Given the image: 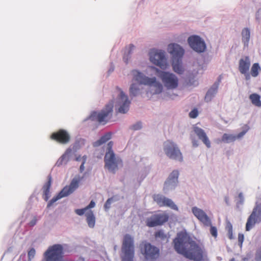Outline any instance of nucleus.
<instances>
[{"label": "nucleus", "instance_id": "1", "mask_svg": "<svg viewBox=\"0 0 261 261\" xmlns=\"http://www.w3.org/2000/svg\"><path fill=\"white\" fill-rule=\"evenodd\" d=\"M175 250L185 257L194 261H202L205 256V251L186 231H180L173 240Z\"/></svg>", "mask_w": 261, "mask_h": 261}, {"label": "nucleus", "instance_id": "2", "mask_svg": "<svg viewBox=\"0 0 261 261\" xmlns=\"http://www.w3.org/2000/svg\"><path fill=\"white\" fill-rule=\"evenodd\" d=\"M133 75V81L136 82L138 84L133 83L129 89L130 96H136L138 93L139 88V85H145L149 86H153L154 88L155 94L160 93L163 89V85L156 81L155 77L150 78L137 70H133L131 71Z\"/></svg>", "mask_w": 261, "mask_h": 261}, {"label": "nucleus", "instance_id": "3", "mask_svg": "<svg viewBox=\"0 0 261 261\" xmlns=\"http://www.w3.org/2000/svg\"><path fill=\"white\" fill-rule=\"evenodd\" d=\"M113 142L110 141L108 144L107 149L105 158V167L107 169L109 172L115 173L118 170L119 166H122V160L116 156L112 150Z\"/></svg>", "mask_w": 261, "mask_h": 261}, {"label": "nucleus", "instance_id": "4", "mask_svg": "<svg viewBox=\"0 0 261 261\" xmlns=\"http://www.w3.org/2000/svg\"><path fill=\"white\" fill-rule=\"evenodd\" d=\"M168 52L173 56L172 67L174 72L182 74L184 68L181 64V58L184 54V49L178 44L171 43L168 46Z\"/></svg>", "mask_w": 261, "mask_h": 261}, {"label": "nucleus", "instance_id": "5", "mask_svg": "<svg viewBox=\"0 0 261 261\" xmlns=\"http://www.w3.org/2000/svg\"><path fill=\"white\" fill-rule=\"evenodd\" d=\"M121 250L122 261H134L135 247L133 238L129 234L124 235Z\"/></svg>", "mask_w": 261, "mask_h": 261}, {"label": "nucleus", "instance_id": "6", "mask_svg": "<svg viewBox=\"0 0 261 261\" xmlns=\"http://www.w3.org/2000/svg\"><path fill=\"white\" fill-rule=\"evenodd\" d=\"M113 107V102L111 101L100 112H93L89 116V119L96 121L100 124H105L111 118Z\"/></svg>", "mask_w": 261, "mask_h": 261}, {"label": "nucleus", "instance_id": "7", "mask_svg": "<svg viewBox=\"0 0 261 261\" xmlns=\"http://www.w3.org/2000/svg\"><path fill=\"white\" fill-rule=\"evenodd\" d=\"M158 76L161 80L167 89H175L178 86V79L173 73L163 71L155 68Z\"/></svg>", "mask_w": 261, "mask_h": 261}, {"label": "nucleus", "instance_id": "8", "mask_svg": "<svg viewBox=\"0 0 261 261\" xmlns=\"http://www.w3.org/2000/svg\"><path fill=\"white\" fill-rule=\"evenodd\" d=\"M164 150L166 155L170 159L181 162L182 153L177 145L172 141L168 140L164 144Z\"/></svg>", "mask_w": 261, "mask_h": 261}, {"label": "nucleus", "instance_id": "9", "mask_svg": "<svg viewBox=\"0 0 261 261\" xmlns=\"http://www.w3.org/2000/svg\"><path fill=\"white\" fill-rule=\"evenodd\" d=\"M63 255V247L60 244H55L48 247L44 253L45 261H60Z\"/></svg>", "mask_w": 261, "mask_h": 261}, {"label": "nucleus", "instance_id": "10", "mask_svg": "<svg viewBox=\"0 0 261 261\" xmlns=\"http://www.w3.org/2000/svg\"><path fill=\"white\" fill-rule=\"evenodd\" d=\"M81 181L80 178H74L71 181L68 186H65L61 191L56 196L54 197L48 203L47 206H51L54 202L58 200L68 196L73 193L79 187V182Z\"/></svg>", "mask_w": 261, "mask_h": 261}, {"label": "nucleus", "instance_id": "11", "mask_svg": "<svg viewBox=\"0 0 261 261\" xmlns=\"http://www.w3.org/2000/svg\"><path fill=\"white\" fill-rule=\"evenodd\" d=\"M141 252L147 261H154L160 256L159 249L148 243L141 248Z\"/></svg>", "mask_w": 261, "mask_h": 261}, {"label": "nucleus", "instance_id": "12", "mask_svg": "<svg viewBox=\"0 0 261 261\" xmlns=\"http://www.w3.org/2000/svg\"><path fill=\"white\" fill-rule=\"evenodd\" d=\"M261 222V203L256 204L253 211L247 219L246 230L249 231L255 223Z\"/></svg>", "mask_w": 261, "mask_h": 261}, {"label": "nucleus", "instance_id": "13", "mask_svg": "<svg viewBox=\"0 0 261 261\" xmlns=\"http://www.w3.org/2000/svg\"><path fill=\"white\" fill-rule=\"evenodd\" d=\"M150 61L161 68L165 69L167 67L166 60L164 51L152 49L149 53Z\"/></svg>", "mask_w": 261, "mask_h": 261}, {"label": "nucleus", "instance_id": "14", "mask_svg": "<svg viewBox=\"0 0 261 261\" xmlns=\"http://www.w3.org/2000/svg\"><path fill=\"white\" fill-rule=\"evenodd\" d=\"M188 41L190 47L196 52L202 53L206 49L204 41L198 36L193 35L189 37Z\"/></svg>", "mask_w": 261, "mask_h": 261}, {"label": "nucleus", "instance_id": "15", "mask_svg": "<svg viewBox=\"0 0 261 261\" xmlns=\"http://www.w3.org/2000/svg\"><path fill=\"white\" fill-rule=\"evenodd\" d=\"M118 89L120 91V94L117 99L116 107H118V111L119 113L124 114L128 111L130 102L128 100L127 96L120 89Z\"/></svg>", "mask_w": 261, "mask_h": 261}, {"label": "nucleus", "instance_id": "16", "mask_svg": "<svg viewBox=\"0 0 261 261\" xmlns=\"http://www.w3.org/2000/svg\"><path fill=\"white\" fill-rule=\"evenodd\" d=\"M168 220V216L164 214H155L146 219V225L152 227L161 225Z\"/></svg>", "mask_w": 261, "mask_h": 261}, {"label": "nucleus", "instance_id": "17", "mask_svg": "<svg viewBox=\"0 0 261 261\" xmlns=\"http://www.w3.org/2000/svg\"><path fill=\"white\" fill-rule=\"evenodd\" d=\"M152 198L159 206H168L174 210L178 211V207L170 199L161 194H154Z\"/></svg>", "mask_w": 261, "mask_h": 261}, {"label": "nucleus", "instance_id": "18", "mask_svg": "<svg viewBox=\"0 0 261 261\" xmlns=\"http://www.w3.org/2000/svg\"><path fill=\"white\" fill-rule=\"evenodd\" d=\"M50 139L60 144H65L69 142L70 136L66 130L61 129L53 133L50 136Z\"/></svg>", "mask_w": 261, "mask_h": 261}, {"label": "nucleus", "instance_id": "19", "mask_svg": "<svg viewBox=\"0 0 261 261\" xmlns=\"http://www.w3.org/2000/svg\"><path fill=\"white\" fill-rule=\"evenodd\" d=\"M192 211L194 215L204 226H208L212 224L210 218L202 210L195 206L192 208Z\"/></svg>", "mask_w": 261, "mask_h": 261}, {"label": "nucleus", "instance_id": "20", "mask_svg": "<svg viewBox=\"0 0 261 261\" xmlns=\"http://www.w3.org/2000/svg\"><path fill=\"white\" fill-rule=\"evenodd\" d=\"M250 66V61L248 57L242 58L239 61V69L240 72L245 75V79L249 80L250 78V74L248 73Z\"/></svg>", "mask_w": 261, "mask_h": 261}, {"label": "nucleus", "instance_id": "21", "mask_svg": "<svg viewBox=\"0 0 261 261\" xmlns=\"http://www.w3.org/2000/svg\"><path fill=\"white\" fill-rule=\"evenodd\" d=\"M179 172L177 170H173L165 182L164 189H168L170 186L174 188L177 184Z\"/></svg>", "mask_w": 261, "mask_h": 261}, {"label": "nucleus", "instance_id": "22", "mask_svg": "<svg viewBox=\"0 0 261 261\" xmlns=\"http://www.w3.org/2000/svg\"><path fill=\"white\" fill-rule=\"evenodd\" d=\"M193 129L194 133L198 136V138L202 141L207 148H210L211 142L204 130L197 126L194 127Z\"/></svg>", "mask_w": 261, "mask_h": 261}, {"label": "nucleus", "instance_id": "23", "mask_svg": "<svg viewBox=\"0 0 261 261\" xmlns=\"http://www.w3.org/2000/svg\"><path fill=\"white\" fill-rule=\"evenodd\" d=\"M247 132L246 130H243L238 134L237 135H233L232 134H224L223 135L222 137V141L228 143L230 142H234L237 139H240L242 138Z\"/></svg>", "mask_w": 261, "mask_h": 261}, {"label": "nucleus", "instance_id": "24", "mask_svg": "<svg viewBox=\"0 0 261 261\" xmlns=\"http://www.w3.org/2000/svg\"><path fill=\"white\" fill-rule=\"evenodd\" d=\"M222 79V76L220 75L218 78V82L217 83H215L214 85L208 90L205 96V100L208 102L210 101L212 98L215 96V95L217 93L218 85L219 83L221 82Z\"/></svg>", "mask_w": 261, "mask_h": 261}, {"label": "nucleus", "instance_id": "25", "mask_svg": "<svg viewBox=\"0 0 261 261\" xmlns=\"http://www.w3.org/2000/svg\"><path fill=\"white\" fill-rule=\"evenodd\" d=\"M51 184V177L49 176L48 177V181L44 184L43 187V198L44 199L47 201L49 198V194H50V188Z\"/></svg>", "mask_w": 261, "mask_h": 261}, {"label": "nucleus", "instance_id": "26", "mask_svg": "<svg viewBox=\"0 0 261 261\" xmlns=\"http://www.w3.org/2000/svg\"><path fill=\"white\" fill-rule=\"evenodd\" d=\"M111 137L112 133L111 132H108L101 136L99 140L94 142L93 144V145L94 147L99 146L109 141L111 138Z\"/></svg>", "mask_w": 261, "mask_h": 261}, {"label": "nucleus", "instance_id": "27", "mask_svg": "<svg viewBox=\"0 0 261 261\" xmlns=\"http://www.w3.org/2000/svg\"><path fill=\"white\" fill-rule=\"evenodd\" d=\"M86 221L88 226L91 228H93L95 223V218L93 212L91 210H88L86 213Z\"/></svg>", "mask_w": 261, "mask_h": 261}, {"label": "nucleus", "instance_id": "28", "mask_svg": "<svg viewBox=\"0 0 261 261\" xmlns=\"http://www.w3.org/2000/svg\"><path fill=\"white\" fill-rule=\"evenodd\" d=\"M252 103L257 107H261L260 96L257 93H252L249 95Z\"/></svg>", "mask_w": 261, "mask_h": 261}, {"label": "nucleus", "instance_id": "29", "mask_svg": "<svg viewBox=\"0 0 261 261\" xmlns=\"http://www.w3.org/2000/svg\"><path fill=\"white\" fill-rule=\"evenodd\" d=\"M242 42L245 46H248L250 39V32L248 28H244L242 32Z\"/></svg>", "mask_w": 261, "mask_h": 261}, {"label": "nucleus", "instance_id": "30", "mask_svg": "<svg viewBox=\"0 0 261 261\" xmlns=\"http://www.w3.org/2000/svg\"><path fill=\"white\" fill-rule=\"evenodd\" d=\"M154 237L156 239H159L162 242H168L169 236L166 234L163 230H159L154 233Z\"/></svg>", "mask_w": 261, "mask_h": 261}, {"label": "nucleus", "instance_id": "31", "mask_svg": "<svg viewBox=\"0 0 261 261\" xmlns=\"http://www.w3.org/2000/svg\"><path fill=\"white\" fill-rule=\"evenodd\" d=\"M134 48L135 46L132 44H129L128 47L125 48L123 56V60L126 63L128 62V59L129 58V56L132 54Z\"/></svg>", "mask_w": 261, "mask_h": 261}, {"label": "nucleus", "instance_id": "32", "mask_svg": "<svg viewBox=\"0 0 261 261\" xmlns=\"http://www.w3.org/2000/svg\"><path fill=\"white\" fill-rule=\"evenodd\" d=\"M261 71V68L258 63H254L251 68L250 71V74L253 77H256L259 74V72Z\"/></svg>", "mask_w": 261, "mask_h": 261}, {"label": "nucleus", "instance_id": "33", "mask_svg": "<svg viewBox=\"0 0 261 261\" xmlns=\"http://www.w3.org/2000/svg\"><path fill=\"white\" fill-rule=\"evenodd\" d=\"M225 229L227 232V236L230 240L234 239L233 236L232 225L230 222H227L225 226Z\"/></svg>", "mask_w": 261, "mask_h": 261}, {"label": "nucleus", "instance_id": "34", "mask_svg": "<svg viewBox=\"0 0 261 261\" xmlns=\"http://www.w3.org/2000/svg\"><path fill=\"white\" fill-rule=\"evenodd\" d=\"M210 226H211L210 230L211 234L215 238H216L218 236L217 229L216 227L212 226L211 224Z\"/></svg>", "mask_w": 261, "mask_h": 261}, {"label": "nucleus", "instance_id": "35", "mask_svg": "<svg viewBox=\"0 0 261 261\" xmlns=\"http://www.w3.org/2000/svg\"><path fill=\"white\" fill-rule=\"evenodd\" d=\"M198 115V112L197 109H194L191 111L189 113V117L191 118H195Z\"/></svg>", "mask_w": 261, "mask_h": 261}, {"label": "nucleus", "instance_id": "36", "mask_svg": "<svg viewBox=\"0 0 261 261\" xmlns=\"http://www.w3.org/2000/svg\"><path fill=\"white\" fill-rule=\"evenodd\" d=\"M244 240V236L243 233H240L238 234V244L240 247H242Z\"/></svg>", "mask_w": 261, "mask_h": 261}, {"label": "nucleus", "instance_id": "37", "mask_svg": "<svg viewBox=\"0 0 261 261\" xmlns=\"http://www.w3.org/2000/svg\"><path fill=\"white\" fill-rule=\"evenodd\" d=\"M112 201H113L112 198H110L107 200V201L106 202L105 205H104L105 208L106 210H108L109 209Z\"/></svg>", "mask_w": 261, "mask_h": 261}, {"label": "nucleus", "instance_id": "38", "mask_svg": "<svg viewBox=\"0 0 261 261\" xmlns=\"http://www.w3.org/2000/svg\"><path fill=\"white\" fill-rule=\"evenodd\" d=\"M87 211H88V210H87V208L86 207H85V208H82V209H76V210H75V212L77 215H78L79 216H82L84 214L86 213V212Z\"/></svg>", "mask_w": 261, "mask_h": 261}, {"label": "nucleus", "instance_id": "39", "mask_svg": "<svg viewBox=\"0 0 261 261\" xmlns=\"http://www.w3.org/2000/svg\"><path fill=\"white\" fill-rule=\"evenodd\" d=\"M35 250L34 248H31L28 252V257L30 259L33 258L35 255Z\"/></svg>", "mask_w": 261, "mask_h": 261}, {"label": "nucleus", "instance_id": "40", "mask_svg": "<svg viewBox=\"0 0 261 261\" xmlns=\"http://www.w3.org/2000/svg\"><path fill=\"white\" fill-rule=\"evenodd\" d=\"M142 127L141 123V122H138L136 124L133 125L132 126V128L133 130H138L140 129Z\"/></svg>", "mask_w": 261, "mask_h": 261}, {"label": "nucleus", "instance_id": "41", "mask_svg": "<svg viewBox=\"0 0 261 261\" xmlns=\"http://www.w3.org/2000/svg\"><path fill=\"white\" fill-rule=\"evenodd\" d=\"M87 157L86 155H84L83 156V162L80 166V171L81 172H82L84 170L85 167H84V164L86 162Z\"/></svg>", "mask_w": 261, "mask_h": 261}, {"label": "nucleus", "instance_id": "42", "mask_svg": "<svg viewBox=\"0 0 261 261\" xmlns=\"http://www.w3.org/2000/svg\"><path fill=\"white\" fill-rule=\"evenodd\" d=\"M95 203L94 201L92 200L90 202V203H89V204L86 207V208H87V210H88L90 208L94 207L95 206Z\"/></svg>", "mask_w": 261, "mask_h": 261}, {"label": "nucleus", "instance_id": "43", "mask_svg": "<svg viewBox=\"0 0 261 261\" xmlns=\"http://www.w3.org/2000/svg\"><path fill=\"white\" fill-rule=\"evenodd\" d=\"M37 222V219L36 218H34L30 222V226H34Z\"/></svg>", "mask_w": 261, "mask_h": 261}, {"label": "nucleus", "instance_id": "44", "mask_svg": "<svg viewBox=\"0 0 261 261\" xmlns=\"http://www.w3.org/2000/svg\"><path fill=\"white\" fill-rule=\"evenodd\" d=\"M256 17L257 19H259L261 18V9L258 10L257 12Z\"/></svg>", "mask_w": 261, "mask_h": 261}, {"label": "nucleus", "instance_id": "45", "mask_svg": "<svg viewBox=\"0 0 261 261\" xmlns=\"http://www.w3.org/2000/svg\"><path fill=\"white\" fill-rule=\"evenodd\" d=\"M68 157V155L67 154H63L61 157V161H63L64 159Z\"/></svg>", "mask_w": 261, "mask_h": 261}, {"label": "nucleus", "instance_id": "46", "mask_svg": "<svg viewBox=\"0 0 261 261\" xmlns=\"http://www.w3.org/2000/svg\"><path fill=\"white\" fill-rule=\"evenodd\" d=\"M192 143H193V145L194 147H197L198 146V144H197V141H196V140H193L192 141Z\"/></svg>", "mask_w": 261, "mask_h": 261}, {"label": "nucleus", "instance_id": "47", "mask_svg": "<svg viewBox=\"0 0 261 261\" xmlns=\"http://www.w3.org/2000/svg\"><path fill=\"white\" fill-rule=\"evenodd\" d=\"M225 201L226 203H228V197H225Z\"/></svg>", "mask_w": 261, "mask_h": 261}, {"label": "nucleus", "instance_id": "48", "mask_svg": "<svg viewBox=\"0 0 261 261\" xmlns=\"http://www.w3.org/2000/svg\"><path fill=\"white\" fill-rule=\"evenodd\" d=\"M76 161H79V160H80V158H77L76 159Z\"/></svg>", "mask_w": 261, "mask_h": 261}]
</instances>
